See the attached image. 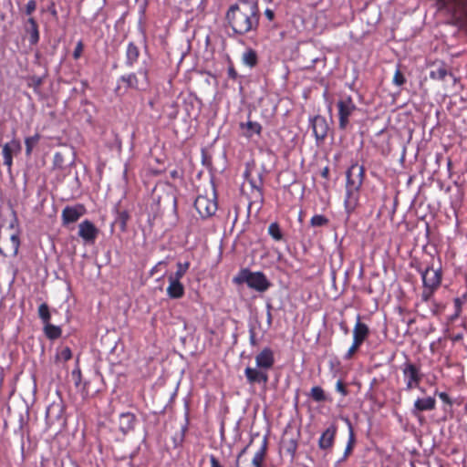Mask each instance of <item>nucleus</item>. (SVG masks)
<instances>
[{"label": "nucleus", "mask_w": 467, "mask_h": 467, "mask_svg": "<svg viewBox=\"0 0 467 467\" xmlns=\"http://www.w3.org/2000/svg\"><path fill=\"white\" fill-rule=\"evenodd\" d=\"M177 270L174 274H171L168 279H174V280H178V281H181V279L185 275V274L187 273V271L189 270L190 268V262H184V263H181V262H178L177 265Z\"/></svg>", "instance_id": "29"}, {"label": "nucleus", "mask_w": 467, "mask_h": 467, "mask_svg": "<svg viewBox=\"0 0 467 467\" xmlns=\"http://www.w3.org/2000/svg\"><path fill=\"white\" fill-rule=\"evenodd\" d=\"M136 417L131 412H124L119 415V425L123 433H127L134 428Z\"/></svg>", "instance_id": "23"}, {"label": "nucleus", "mask_w": 467, "mask_h": 467, "mask_svg": "<svg viewBox=\"0 0 467 467\" xmlns=\"http://www.w3.org/2000/svg\"><path fill=\"white\" fill-rule=\"evenodd\" d=\"M321 176L325 179H328L329 177V168L328 167H325L322 171H321Z\"/></svg>", "instance_id": "53"}, {"label": "nucleus", "mask_w": 467, "mask_h": 467, "mask_svg": "<svg viewBox=\"0 0 467 467\" xmlns=\"http://www.w3.org/2000/svg\"><path fill=\"white\" fill-rule=\"evenodd\" d=\"M401 372L406 385V390L418 389L423 379L420 366L410 361H406L401 366Z\"/></svg>", "instance_id": "6"}, {"label": "nucleus", "mask_w": 467, "mask_h": 467, "mask_svg": "<svg viewBox=\"0 0 467 467\" xmlns=\"http://www.w3.org/2000/svg\"><path fill=\"white\" fill-rule=\"evenodd\" d=\"M128 219L129 215L126 212L119 213V216L116 220V223L119 224L121 230H125Z\"/></svg>", "instance_id": "40"}, {"label": "nucleus", "mask_w": 467, "mask_h": 467, "mask_svg": "<svg viewBox=\"0 0 467 467\" xmlns=\"http://www.w3.org/2000/svg\"><path fill=\"white\" fill-rule=\"evenodd\" d=\"M267 307V312H266V322H267V327H270L272 326V322H273V316H272V306L270 304H267L266 306Z\"/></svg>", "instance_id": "50"}, {"label": "nucleus", "mask_w": 467, "mask_h": 467, "mask_svg": "<svg viewBox=\"0 0 467 467\" xmlns=\"http://www.w3.org/2000/svg\"><path fill=\"white\" fill-rule=\"evenodd\" d=\"M86 213L87 209L82 203H78L74 206H66L61 213L62 225L67 226L78 222Z\"/></svg>", "instance_id": "9"}, {"label": "nucleus", "mask_w": 467, "mask_h": 467, "mask_svg": "<svg viewBox=\"0 0 467 467\" xmlns=\"http://www.w3.org/2000/svg\"><path fill=\"white\" fill-rule=\"evenodd\" d=\"M179 175H178V171L177 170H173L171 171V178H177Z\"/></svg>", "instance_id": "59"}, {"label": "nucleus", "mask_w": 467, "mask_h": 467, "mask_svg": "<svg viewBox=\"0 0 467 467\" xmlns=\"http://www.w3.org/2000/svg\"><path fill=\"white\" fill-rule=\"evenodd\" d=\"M462 338H463V336H462V334H461V333L456 334V335H454V336L451 337L452 341H454V342L461 341Z\"/></svg>", "instance_id": "56"}, {"label": "nucleus", "mask_w": 467, "mask_h": 467, "mask_svg": "<svg viewBox=\"0 0 467 467\" xmlns=\"http://www.w3.org/2000/svg\"><path fill=\"white\" fill-rule=\"evenodd\" d=\"M348 458V457H345V454L343 453L342 457L338 460L337 462H343L347 461Z\"/></svg>", "instance_id": "60"}, {"label": "nucleus", "mask_w": 467, "mask_h": 467, "mask_svg": "<svg viewBox=\"0 0 467 467\" xmlns=\"http://www.w3.org/2000/svg\"><path fill=\"white\" fill-rule=\"evenodd\" d=\"M328 223V219L322 214H316L310 220V224L314 227L324 226Z\"/></svg>", "instance_id": "36"}, {"label": "nucleus", "mask_w": 467, "mask_h": 467, "mask_svg": "<svg viewBox=\"0 0 467 467\" xmlns=\"http://www.w3.org/2000/svg\"><path fill=\"white\" fill-rule=\"evenodd\" d=\"M348 424V440L344 451L345 457H349L354 450L355 444H356V437L354 433V430L352 427V424L350 421L347 419L346 420Z\"/></svg>", "instance_id": "28"}, {"label": "nucleus", "mask_w": 467, "mask_h": 467, "mask_svg": "<svg viewBox=\"0 0 467 467\" xmlns=\"http://www.w3.org/2000/svg\"><path fill=\"white\" fill-rule=\"evenodd\" d=\"M25 31L28 35V41L30 45H36L39 41L40 35L38 25L35 18L29 17L25 24Z\"/></svg>", "instance_id": "19"}, {"label": "nucleus", "mask_w": 467, "mask_h": 467, "mask_svg": "<svg viewBox=\"0 0 467 467\" xmlns=\"http://www.w3.org/2000/svg\"><path fill=\"white\" fill-rule=\"evenodd\" d=\"M78 236L87 244H93L99 234V230L89 220H84L78 224Z\"/></svg>", "instance_id": "11"}, {"label": "nucleus", "mask_w": 467, "mask_h": 467, "mask_svg": "<svg viewBox=\"0 0 467 467\" xmlns=\"http://www.w3.org/2000/svg\"><path fill=\"white\" fill-rule=\"evenodd\" d=\"M236 285L245 283L250 288L258 292L266 291L271 284L263 272H251L247 268L241 269L233 279Z\"/></svg>", "instance_id": "3"}, {"label": "nucleus", "mask_w": 467, "mask_h": 467, "mask_svg": "<svg viewBox=\"0 0 467 467\" xmlns=\"http://www.w3.org/2000/svg\"><path fill=\"white\" fill-rule=\"evenodd\" d=\"M436 290L437 289H432L429 286H423V290L420 296L422 302L426 303L430 301Z\"/></svg>", "instance_id": "39"}, {"label": "nucleus", "mask_w": 467, "mask_h": 467, "mask_svg": "<svg viewBox=\"0 0 467 467\" xmlns=\"http://www.w3.org/2000/svg\"><path fill=\"white\" fill-rule=\"evenodd\" d=\"M58 357L64 361H68L72 358L71 349L68 347L63 348L60 350Z\"/></svg>", "instance_id": "43"}, {"label": "nucleus", "mask_w": 467, "mask_h": 467, "mask_svg": "<svg viewBox=\"0 0 467 467\" xmlns=\"http://www.w3.org/2000/svg\"><path fill=\"white\" fill-rule=\"evenodd\" d=\"M343 330H345V333H348V327H343Z\"/></svg>", "instance_id": "64"}, {"label": "nucleus", "mask_w": 467, "mask_h": 467, "mask_svg": "<svg viewBox=\"0 0 467 467\" xmlns=\"http://www.w3.org/2000/svg\"><path fill=\"white\" fill-rule=\"evenodd\" d=\"M10 241L12 244L13 253L16 254L18 251L20 244L19 237L16 234H12L10 237Z\"/></svg>", "instance_id": "45"}, {"label": "nucleus", "mask_w": 467, "mask_h": 467, "mask_svg": "<svg viewBox=\"0 0 467 467\" xmlns=\"http://www.w3.org/2000/svg\"><path fill=\"white\" fill-rule=\"evenodd\" d=\"M27 86L32 88L34 91L38 92L39 88L43 84V78L38 76H31L27 79Z\"/></svg>", "instance_id": "35"}, {"label": "nucleus", "mask_w": 467, "mask_h": 467, "mask_svg": "<svg viewBox=\"0 0 467 467\" xmlns=\"http://www.w3.org/2000/svg\"><path fill=\"white\" fill-rule=\"evenodd\" d=\"M194 208L202 218H209L215 214L217 202L207 196L199 195L194 202Z\"/></svg>", "instance_id": "8"}, {"label": "nucleus", "mask_w": 467, "mask_h": 467, "mask_svg": "<svg viewBox=\"0 0 467 467\" xmlns=\"http://www.w3.org/2000/svg\"><path fill=\"white\" fill-rule=\"evenodd\" d=\"M256 367L269 371L275 365V353L269 347L264 348L254 358Z\"/></svg>", "instance_id": "15"}, {"label": "nucleus", "mask_w": 467, "mask_h": 467, "mask_svg": "<svg viewBox=\"0 0 467 467\" xmlns=\"http://www.w3.org/2000/svg\"><path fill=\"white\" fill-rule=\"evenodd\" d=\"M447 77L454 80L453 75L447 69L446 66L442 63L434 65L430 72V78L434 80L444 81Z\"/></svg>", "instance_id": "22"}, {"label": "nucleus", "mask_w": 467, "mask_h": 467, "mask_svg": "<svg viewBox=\"0 0 467 467\" xmlns=\"http://www.w3.org/2000/svg\"><path fill=\"white\" fill-rule=\"evenodd\" d=\"M57 408H59V410H58V416H59V415H60V412H61V408H60V406H59V405H57Z\"/></svg>", "instance_id": "62"}, {"label": "nucleus", "mask_w": 467, "mask_h": 467, "mask_svg": "<svg viewBox=\"0 0 467 467\" xmlns=\"http://www.w3.org/2000/svg\"><path fill=\"white\" fill-rule=\"evenodd\" d=\"M309 122L317 142L323 141L327 136V132L329 130L326 118L321 115H316L309 119Z\"/></svg>", "instance_id": "12"}, {"label": "nucleus", "mask_w": 467, "mask_h": 467, "mask_svg": "<svg viewBox=\"0 0 467 467\" xmlns=\"http://www.w3.org/2000/svg\"><path fill=\"white\" fill-rule=\"evenodd\" d=\"M346 196L344 200L345 209L351 213L358 205L360 188L365 177V169L358 163L352 164L346 172Z\"/></svg>", "instance_id": "2"}, {"label": "nucleus", "mask_w": 467, "mask_h": 467, "mask_svg": "<svg viewBox=\"0 0 467 467\" xmlns=\"http://www.w3.org/2000/svg\"><path fill=\"white\" fill-rule=\"evenodd\" d=\"M51 14L54 16H57V10L55 7L52 8L51 10Z\"/></svg>", "instance_id": "61"}, {"label": "nucleus", "mask_w": 467, "mask_h": 467, "mask_svg": "<svg viewBox=\"0 0 467 467\" xmlns=\"http://www.w3.org/2000/svg\"><path fill=\"white\" fill-rule=\"evenodd\" d=\"M242 61L244 65L249 67H254L258 63V57L255 50L248 48L244 51L242 56Z\"/></svg>", "instance_id": "26"}, {"label": "nucleus", "mask_w": 467, "mask_h": 467, "mask_svg": "<svg viewBox=\"0 0 467 467\" xmlns=\"http://www.w3.org/2000/svg\"><path fill=\"white\" fill-rule=\"evenodd\" d=\"M249 343L252 347H256L258 345L256 333L254 327L249 328Z\"/></svg>", "instance_id": "46"}, {"label": "nucleus", "mask_w": 467, "mask_h": 467, "mask_svg": "<svg viewBox=\"0 0 467 467\" xmlns=\"http://www.w3.org/2000/svg\"><path fill=\"white\" fill-rule=\"evenodd\" d=\"M260 16L258 4L250 0H238L229 6L225 14L229 27L235 35L241 36L256 33Z\"/></svg>", "instance_id": "1"}, {"label": "nucleus", "mask_w": 467, "mask_h": 467, "mask_svg": "<svg viewBox=\"0 0 467 467\" xmlns=\"http://www.w3.org/2000/svg\"><path fill=\"white\" fill-rule=\"evenodd\" d=\"M244 376L249 385L263 384L265 386L269 380V374L263 368L258 367H246Z\"/></svg>", "instance_id": "14"}, {"label": "nucleus", "mask_w": 467, "mask_h": 467, "mask_svg": "<svg viewBox=\"0 0 467 467\" xmlns=\"http://www.w3.org/2000/svg\"><path fill=\"white\" fill-rule=\"evenodd\" d=\"M83 49H84V45H83L82 41H78L74 51H73L74 59H78L81 57Z\"/></svg>", "instance_id": "44"}, {"label": "nucleus", "mask_w": 467, "mask_h": 467, "mask_svg": "<svg viewBox=\"0 0 467 467\" xmlns=\"http://www.w3.org/2000/svg\"><path fill=\"white\" fill-rule=\"evenodd\" d=\"M38 317L44 324L48 323L51 318L47 304L43 303L38 307Z\"/></svg>", "instance_id": "33"}, {"label": "nucleus", "mask_w": 467, "mask_h": 467, "mask_svg": "<svg viewBox=\"0 0 467 467\" xmlns=\"http://www.w3.org/2000/svg\"><path fill=\"white\" fill-rule=\"evenodd\" d=\"M267 232L268 234L276 242L282 241L284 238L280 225L276 222L269 224Z\"/></svg>", "instance_id": "30"}, {"label": "nucleus", "mask_w": 467, "mask_h": 467, "mask_svg": "<svg viewBox=\"0 0 467 467\" xmlns=\"http://www.w3.org/2000/svg\"><path fill=\"white\" fill-rule=\"evenodd\" d=\"M247 447L244 448L236 458V467H263V463L265 462L266 451H267V440L264 439L263 443L260 449L255 452L253 459L251 461L243 460V456L245 453Z\"/></svg>", "instance_id": "7"}, {"label": "nucleus", "mask_w": 467, "mask_h": 467, "mask_svg": "<svg viewBox=\"0 0 467 467\" xmlns=\"http://www.w3.org/2000/svg\"><path fill=\"white\" fill-rule=\"evenodd\" d=\"M265 16L269 21H272L275 18V12L272 9L266 8Z\"/></svg>", "instance_id": "52"}, {"label": "nucleus", "mask_w": 467, "mask_h": 467, "mask_svg": "<svg viewBox=\"0 0 467 467\" xmlns=\"http://www.w3.org/2000/svg\"><path fill=\"white\" fill-rule=\"evenodd\" d=\"M337 117H338V129L346 130L350 127V119L358 110L351 96L344 95L339 98L337 102Z\"/></svg>", "instance_id": "5"}, {"label": "nucleus", "mask_w": 467, "mask_h": 467, "mask_svg": "<svg viewBox=\"0 0 467 467\" xmlns=\"http://www.w3.org/2000/svg\"><path fill=\"white\" fill-rule=\"evenodd\" d=\"M421 275L423 286H429L432 289H438L441 284L442 272L439 268L434 270L432 266H427L424 270L419 269Z\"/></svg>", "instance_id": "10"}, {"label": "nucleus", "mask_w": 467, "mask_h": 467, "mask_svg": "<svg viewBox=\"0 0 467 467\" xmlns=\"http://www.w3.org/2000/svg\"><path fill=\"white\" fill-rule=\"evenodd\" d=\"M436 408V400L433 397L418 398L413 404L411 413L421 421V412L432 410Z\"/></svg>", "instance_id": "18"}, {"label": "nucleus", "mask_w": 467, "mask_h": 467, "mask_svg": "<svg viewBox=\"0 0 467 467\" xmlns=\"http://www.w3.org/2000/svg\"><path fill=\"white\" fill-rule=\"evenodd\" d=\"M36 8V3L35 0H29L26 5V14L30 16L32 15Z\"/></svg>", "instance_id": "48"}, {"label": "nucleus", "mask_w": 467, "mask_h": 467, "mask_svg": "<svg viewBox=\"0 0 467 467\" xmlns=\"http://www.w3.org/2000/svg\"><path fill=\"white\" fill-rule=\"evenodd\" d=\"M44 333L50 340L57 339L61 337L62 330L59 327L48 323L44 324Z\"/></svg>", "instance_id": "27"}, {"label": "nucleus", "mask_w": 467, "mask_h": 467, "mask_svg": "<svg viewBox=\"0 0 467 467\" xmlns=\"http://www.w3.org/2000/svg\"><path fill=\"white\" fill-rule=\"evenodd\" d=\"M437 395L444 403L452 405V400L446 392H437Z\"/></svg>", "instance_id": "49"}, {"label": "nucleus", "mask_w": 467, "mask_h": 467, "mask_svg": "<svg viewBox=\"0 0 467 467\" xmlns=\"http://www.w3.org/2000/svg\"><path fill=\"white\" fill-rule=\"evenodd\" d=\"M337 432V426L336 423L330 424L320 435L318 439V447L320 450H331L335 444V440Z\"/></svg>", "instance_id": "17"}, {"label": "nucleus", "mask_w": 467, "mask_h": 467, "mask_svg": "<svg viewBox=\"0 0 467 467\" xmlns=\"http://www.w3.org/2000/svg\"><path fill=\"white\" fill-rule=\"evenodd\" d=\"M39 140H40V135L37 133L35 134L34 136L27 137L25 139L26 154L27 156L31 155L34 146L39 141Z\"/></svg>", "instance_id": "31"}, {"label": "nucleus", "mask_w": 467, "mask_h": 467, "mask_svg": "<svg viewBox=\"0 0 467 467\" xmlns=\"http://www.w3.org/2000/svg\"><path fill=\"white\" fill-rule=\"evenodd\" d=\"M55 410V405H51V406H49L47 408V413H46L47 414V418L50 417V414H51L52 410Z\"/></svg>", "instance_id": "58"}, {"label": "nucleus", "mask_w": 467, "mask_h": 467, "mask_svg": "<svg viewBox=\"0 0 467 467\" xmlns=\"http://www.w3.org/2000/svg\"><path fill=\"white\" fill-rule=\"evenodd\" d=\"M209 459H210L211 467H223V465L221 464L219 460L214 455H213V454L210 455Z\"/></svg>", "instance_id": "51"}, {"label": "nucleus", "mask_w": 467, "mask_h": 467, "mask_svg": "<svg viewBox=\"0 0 467 467\" xmlns=\"http://www.w3.org/2000/svg\"><path fill=\"white\" fill-rule=\"evenodd\" d=\"M21 151V143L18 140L13 139L10 142L5 143L2 149L4 164L10 172L13 166V155Z\"/></svg>", "instance_id": "16"}, {"label": "nucleus", "mask_w": 467, "mask_h": 467, "mask_svg": "<svg viewBox=\"0 0 467 467\" xmlns=\"http://www.w3.org/2000/svg\"><path fill=\"white\" fill-rule=\"evenodd\" d=\"M462 313L454 311L453 315L450 317L451 321H454L459 318Z\"/></svg>", "instance_id": "57"}, {"label": "nucleus", "mask_w": 467, "mask_h": 467, "mask_svg": "<svg viewBox=\"0 0 467 467\" xmlns=\"http://www.w3.org/2000/svg\"><path fill=\"white\" fill-rule=\"evenodd\" d=\"M406 82V78L400 71V66H398L392 79V83L398 87L402 86Z\"/></svg>", "instance_id": "37"}, {"label": "nucleus", "mask_w": 467, "mask_h": 467, "mask_svg": "<svg viewBox=\"0 0 467 467\" xmlns=\"http://www.w3.org/2000/svg\"><path fill=\"white\" fill-rule=\"evenodd\" d=\"M297 447L298 443L294 439H291L285 443V450L291 456L292 461L296 458Z\"/></svg>", "instance_id": "34"}, {"label": "nucleus", "mask_w": 467, "mask_h": 467, "mask_svg": "<svg viewBox=\"0 0 467 467\" xmlns=\"http://www.w3.org/2000/svg\"><path fill=\"white\" fill-rule=\"evenodd\" d=\"M140 49L133 42H130L126 49V61L125 64L129 67H132L137 63L140 57Z\"/></svg>", "instance_id": "24"}, {"label": "nucleus", "mask_w": 467, "mask_h": 467, "mask_svg": "<svg viewBox=\"0 0 467 467\" xmlns=\"http://www.w3.org/2000/svg\"><path fill=\"white\" fill-rule=\"evenodd\" d=\"M361 343L353 339L352 345L350 346V348L348 349L347 353L344 356V359H351L356 354V352L358 350V348L361 347Z\"/></svg>", "instance_id": "38"}, {"label": "nucleus", "mask_w": 467, "mask_h": 467, "mask_svg": "<svg viewBox=\"0 0 467 467\" xmlns=\"http://www.w3.org/2000/svg\"><path fill=\"white\" fill-rule=\"evenodd\" d=\"M336 390L337 392H339L344 397L348 395V390L347 385L341 379H338L337 381Z\"/></svg>", "instance_id": "42"}, {"label": "nucleus", "mask_w": 467, "mask_h": 467, "mask_svg": "<svg viewBox=\"0 0 467 467\" xmlns=\"http://www.w3.org/2000/svg\"><path fill=\"white\" fill-rule=\"evenodd\" d=\"M368 335H369L368 327L365 323H362L360 321V316L358 315L357 322L353 328V339L363 344L364 341L368 337Z\"/></svg>", "instance_id": "20"}, {"label": "nucleus", "mask_w": 467, "mask_h": 467, "mask_svg": "<svg viewBox=\"0 0 467 467\" xmlns=\"http://www.w3.org/2000/svg\"><path fill=\"white\" fill-rule=\"evenodd\" d=\"M310 397L317 402L325 401L327 399L324 389L319 386H315L311 389Z\"/></svg>", "instance_id": "32"}, {"label": "nucleus", "mask_w": 467, "mask_h": 467, "mask_svg": "<svg viewBox=\"0 0 467 467\" xmlns=\"http://www.w3.org/2000/svg\"><path fill=\"white\" fill-rule=\"evenodd\" d=\"M441 6L451 15V24L461 28L467 27L466 0H439Z\"/></svg>", "instance_id": "4"}, {"label": "nucleus", "mask_w": 467, "mask_h": 467, "mask_svg": "<svg viewBox=\"0 0 467 467\" xmlns=\"http://www.w3.org/2000/svg\"><path fill=\"white\" fill-rule=\"evenodd\" d=\"M227 75H228V78L233 80H236L239 77V75H238L237 71L235 70L232 62H230V65L228 67Z\"/></svg>", "instance_id": "47"}, {"label": "nucleus", "mask_w": 467, "mask_h": 467, "mask_svg": "<svg viewBox=\"0 0 467 467\" xmlns=\"http://www.w3.org/2000/svg\"><path fill=\"white\" fill-rule=\"evenodd\" d=\"M169 285L166 289L167 296L171 299H180L184 296L185 289L181 281L168 279Z\"/></svg>", "instance_id": "21"}, {"label": "nucleus", "mask_w": 467, "mask_h": 467, "mask_svg": "<svg viewBox=\"0 0 467 467\" xmlns=\"http://www.w3.org/2000/svg\"><path fill=\"white\" fill-rule=\"evenodd\" d=\"M139 74L142 75L144 77L145 81H148V69L146 68H140Z\"/></svg>", "instance_id": "54"}, {"label": "nucleus", "mask_w": 467, "mask_h": 467, "mask_svg": "<svg viewBox=\"0 0 467 467\" xmlns=\"http://www.w3.org/2000/svg\"><path fill=\"white\" fill-rule=\"evenodd\" d=\"M240 129L244 130V136L250 139L254 134L260 135L262 132V125L256 121L241 122Z\"/></svg>", "instance_id": "25"}, {"label": "nucleus", "mask_w": 467, "mask_h": 467, "mask_svg": "<svg viewBox=\"0 0 467 467\" xmlns=\"http://www.w3.org/2000/svg\"><path fill=\"white\" fill-rule=\"evenodd\" d=\"M343 330H345V333H348V327H343Z\"/></svg>", "instance_id": "63"}, {"label": "nucleus", "mask_w": 467, "mask_h": 467, "mask_svg": "<svg viewBox=\"0 0 467 467\" xmlns=\"http://www.w3.org/2000/svg\"><path fill=\"white\" fill-rule=\"evenodd\" d=\"M129 89H140V81L135 73L121 76L117 81L115 91L119 95L125 94Z\"/></svg>", "instance_id": "13"}, {"label": "nucleus", "mask_w": 467, "mask_h": 467, "mask_svg": "<svg viewBox=\"0 0 467 467\" xmlns=\"http://www.w3.org/2000/svg\"><path fill=\"white\" fill-rule=\"evenodd\" d=\"M76 375V371H73V376L75 377ZM80 380H81V372L80 370H78L77 372V379H76V385L78 386V384L80 383Z\"/></svg>", "instance_id": "55"}, {"label": "nucleus", "mask_w": 467, "mask_h": 467, "mask_svg": "<svg viewBox=\"0 0 467 467\" xmlns=\"http://www.w3.org/2000/svg\"><path fill=\"white\" fill-rule=\"evenodd\" d=\"M466 301V296L464 295L462 297H456L453 299L454 311L462 313V305Z\"/></svg>", "instance_id": "41"}]
</instances>
